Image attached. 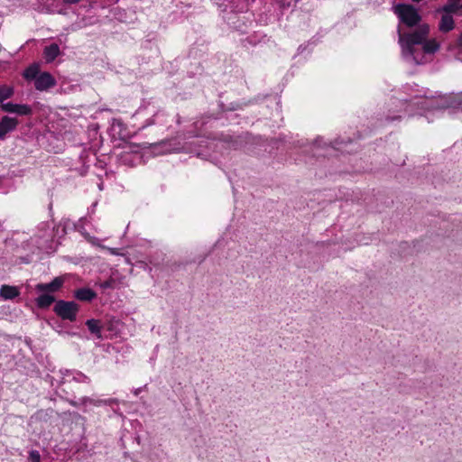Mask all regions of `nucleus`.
<instances>
[{
    "instance_id": "f257e3e1",
    "label": "nucleus",
    "mask_w": 462,
    "mask_h": 462,
    "mask_svg": "<svg viewBox=\"0 0 462 462\" xmlns=\"http://www.w3.org/2000/svg\"><path fill=\"white\" fill-rule=\"evenodd\" d=\"M430 33V26L427 23L420 24L412 32L402 33L399 32V43L404 55L412 56L416 60L415 45L422 44Z\"/></svg>"
},
{
    "instance_id": "f03ea898",
    "label": "nucleus",
    "mask_w": 462,
    "mask_h": 462,
    "mask_svg": "<svg viewBox=\"0 0 462 462\" xmlns=\"http://www.w3.org/2000/svg\"><path fill=\"white\" fill-rule=\"evenodd\" d=\"M64 282L65 278L62 276H58L55 277L51 282H41L36 284L35 290L38 292H42L35 300L37 307L39 309L45 310L48 309L53 302H55L56 299L51 293L59 291L63 287Z\"/></svg>"
},
{
    "instance_id": "7ed1b4c3",
    "label": "nucleus",
    "mask_w": 462,
    "mask_h": 462,
    "mask_svg": "<svg viewBox=\"0 0 462 462\" xmlns=\"http://www.w3.org/2000/svg\"><path fill=\"white\" fill-rule=\"evenodd\" d=\"M394 13L400 21L410 28L420 25L421 21L420 14L412 5L399 4L394 7Z\"/></svg>"
},
{
    "instance_id": "20e7f679",
    "label": "nucleus",
    "mask_w": 462,
    "mask_h": 462,
    "mask_svg": "<svg viewBox=\"0 0 462 462\" xmlns=\"http://www.w3.org/2000/svg\"><path fill=\"white\" fill-rule=\"evenodd\" d=\"M53 311L62 320L73 322L77 319L79 305L73 300H59L55 301Z\"/></svg>"
},
{
    "instance_id": "39448f33",
    "label": "nucleus",
    "mask_w": 462,
    "mask_h": 462,
    "mask_svg": "<svg viewBox=\"0 0 462 462\" xmlns=\"http://www.w3.org/2000/svg\"><path fill=\"white\" fill-rule=\"evenodd\" d=\"M0 110L5 113L16 114L18 116L32 115V106L26 104H14L12 102H8L6 104L0 105Z\"/></svg>"
},
{
    "instance_id": "423d86ee",
    "label": "nucleus",
    "mask_w": 462,
    "mask_h": 462,
    "mask_svg": "<svg viewBox=\"0 0 462 462\" xmlns=\"http://www.w3.org/2000/svg\"><path fill=\"white\" fill-rule=\"evenodd\" d=\"M19 125V121L15 117L5 116L0 119V140H5L6 134L14 131Z\"/></svg>"
},
{
    "instance_id": "0eeeda50",
    "label": "nucleus",
    "mask_w": 462,
    "mask_h": 462,
    "mask_svg": "<svg viewBox=\"0 0 462 462\" xmlns=\"http://www.w3.org/2000/svg\"><path fill=\"white\" fill-rule=\"evenodd\" d=\"M56 85L54 77L49 72L41 73L34 81V87L39 91L47 90Z\"/></svg>"
},
{
    "instance_id": "6e6552de",
    "label": "nucleus",
    "mask_w": 462,
    "mask_h": 462,
    "mask_svg": "<svg viewBox=\"0 0 462 462\" xmlns=\"http://www.w3.org/2000/svg\"><path fill=\"white\" fill-rule=\"evenodd\" d=\"M454 28L455 21L454 18L452 17V14L443 13L439 23V30L443 33H447L452 31Z\"/></svg>"
},
{
    "instance_id": "1a4fd4ad",
    "label": "nucleus",
    "mask_w": 462,
    "mask_h": 462,
    "mask_svg": "<svg viewBox=\"0 0 462 462\" xmlns=\"http://www.w3.org/2000/svg\"><path fill=\"white\" fill-rule=\"evenodd\" d=\"M74 297L80 301H91L97 297V293L89 288H80L74 291Z\"/></svg>"
},
{
    "instance_id": "9d476101",
    "label": "nucleus",
    "mask_w": 462,
    "mask_h": 462,
    "mask_svg": "<svg viewBox=\"0 0 462 462\" xmlns=\"http://www.w3.org/2000/svg\"><path fill=\"white\" fill-rule=\"evenodd\" d=\"M20 291L19 289L15 286L11 285H2L0 289V297L4 300H14L17 296H19Z\"/></svg>"
},
{
    "instance_id": "9b49d317",
    "label": "nucleus",
    "mask_w": 462,
    "mask_h": 462,
    "mask_svg": "<svg viewBox=\"0 0 462 462\" xmlns=\"http://www.w3.org/2000/svg\"><path fill=\"white\" fill-rule=\"evenodd\" d=\"M60 53L57 43H51L44 48L43 55L47 62L53 61Z\"/></svg>"
},
{
    "instance_id": "f8f14e48",
    "label": "nucleus",
    "mask_w": 462,
    "mask_h": 462,
    "mask_svg": "<svg viewBox=\"0 0 462 462\" xmlns=\"http://www.w3.org/2000/svg\"><path fill=\"white\" fill-rule=\"evenodd\" d=\"M86 326L91 334L95 335L97 338H102V325L99 319H90L86 321Z\"/></svg>"
},
{
    "instance_id": "ddd939ff",
    "label": "nucleus",
    "mask_w": 462,
    "mask_h": 462,
    "mask_svg": "<svg viewBox=\"0 0 462 462\" xmlns=\"http://www.w3.org/2000/svg\"><path fill=\"white\" fill-rule=\"evenodd\" d=\"M462 0H448V2L440 8L437 10L439 13H449L452 14L459 12V3Z\"/></svg>"
},
{
    "instance_id": "4468645a",
    "label": "nucleus",
    "mask_w": 462,
    "mask_h": 462,
    "mask_svg": "<svg viewBox=\"0 0 462 462\" xmlns=\"http://www.w3.org/2000/svg\"><path fill=\"white\" fill-rule=\"evenodd\" d=\"M39 72H40L39 66L37 64L33 63L24 69V71L23 73V77L26 80L34 79V81H35L36 79L38 78V76L40 75Z\"/></svg>"
},
{
    "instance_id": "2eb2a0df",
    "label": "nucleus",
    "mask_w": 462,
    "mask_h": 462,
    "mask_svg": "<svg viewBox=\"0 0 462 462\" xmlns=\"http://www.w3.org/2000/svg\"><path fill=\"white\" fill-rule=\"evenodd\" d=\"M14 94L13 87L8 85L0 86V105L5 104V100L11 98Z\"/></svg>"
},
{
    "instance_id": "dca6fc26",
    "label": "nucleus",
    "mask_w": 462,
    "mask_h": 462,
    "mask_svg": "<svg viewBox=\"0 0 462 462\" xmlns=\"http://www.w3.org/2000/svg\"><path fill=\"white\" fill-rule=\"evenodd\" d=\"M422 49L425 53L432 54L439 49V43L434 39H426L422 43Z\"/></svg>"
},
{
    "instance_id": "f3484780",
    "label": "nucleus",
    "mask_w": 462,
    "mask_h": 462,
    "mask_svg": "<svg viewBox=\"0 0 462 462\" xmlns=\"http://www.w3.org/2000/svg\"><path fill=\"white\" fill-rule=\"evenodd\" d=\"M27 462H41V454L38 450L32 449L29 451Z\"/></svg>"
},
{
    "instance_id": "a211bd4d",
    "label": "nucleus",
    "mask_w": 462,
    "mask_h": 462,
    "mask_svg": "<svg viewBox=\"0 0 462 462\" xmlns=\"http://www.w3.org/2000/svg\"><path fill=\"white\" fill-rule=\"evenodd\" d=\"M114 281L113 280H106L103 282L100 286L103 289L112 288L113 287Z\"/></svg>"
},
{
    "instance_id": "6ab92c4d",
    "label": "nucleus",
    "mask_w": 462,
    "mask_h": 462,
    "mask_svg": "<svg viewBox=\"0 0 462 462\" xmlns=\"http://www.w3.org/2000/svg\"><path fill=\"white\" fill-rule=\"evenodd\" d=\"M82 0H63V2L65 4H68V5H75V4H78L79 2H81Z\"/></svg>"
},
{
    "instance_id": "aec40b11",
    "label": "nucleus",
    "mask_w": 462,
    "mask_h": 462,
    "mask_svg": "<svg viewBox=\"0 0 462 462\" xmlns=\"http://www.w3.org/2000/svg\"><path fill=\"white\" fill-rule=\"evenodd\" d=\"M458 104H462V94L457 97Z\"/></svg>"
},
{
    "instance_id": "412c9836",
    "label": "nucleus",
    "mask_w": 462,
    "mask_h": 462,
    "mask_svg": "<svg viewBox=\"0 0 462 462\" xmlns=\"http://www.w3.org/2000/svg\"><path fill=\"white\" fill-rule=\"evenodd\" d=\"M458 42H459V44H462V34L459 36Z\"/></svg>"
},
{
    "instance_id": "4be33fe9",
    "label": "nucleus",
    "mask_w": 462,
    "mask_h": 462,
    "mask_svg": "<svg viewBox=\"0 0 462 462\" xmlns=\"http://www.w3.org/2000/svg\"><path fill=\"white\" fill-rule=\"evenodd\" d=\"M459 11H462V1L459 3Z\"/></svg>"
}]
</instances>
